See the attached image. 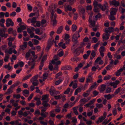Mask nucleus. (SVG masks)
I'll return each mask as SVG.
<instances>
[{
	"instance_id": "obj_1",
	"label": "nucleus",
	"mask_w": 125,
	"mask_h": 125,
	"mask_svg": "<svg viewBox=\"0 0 125 125\" xmlns=\"http://www.w3.org/2000/svg\"><path fill=\"white\" fill-rule=\"evenodd\" d=\"M55 5H52L49 6L48 8V10L51 12L50 19L51 21L52 22L53 26L55 24V16H54V13Z\"/></svg>"
},
{
	"instance_id": "obj_2",
	"label": "nucleus",
	"mask_w": 125,
	"mask_h": 125,
	"mask_svg": "<svg viewBox=\"0 0 125 125\" xmlns=\"http://www.w3.org/2000/svg\"><path fill=\"white\" fill-rule=\"evenodd\" d=\"M108 4L106 2H105V3L103 5H102L101 3H99L98 7L102 11H104L107 9L108 8Z\"/></svg>"
},
{
	"instance_id": "obj_3",
	"label": "nucleus",
	"mask_w": 125,
	"mask_h": 125,
	"mask_svg": "<svg viewBox=\"0 0 125 125\" xmlns=\"http://www.w3.org/2000/svg\"><path fill=\"white\" fill-rule=\"evenodd\" d=\"M93 5L94 7L93 9L94 11L95 12H100V10L99 8L97 7H98L99 4L96 0H94L93 2Z\"/></svg>"
},
{
	"instance_id": "obj_4",
	"label": "nucleus",
	"mask_w": 125,
	"mask_h": 125,
	"mask_svg": "<svg viewBox=\"0 0 125 125\" xmlns=\"http://www.w3.org/2000/svg\"><path fill=\"white\" fill-rule=\"evenodd\" d=\"M6 24L7 27H8L10 26L12 27L14 25V22L10 19H7L6 20Z\"/></svg>"
},
{
	"instance_id": "obj_5",
	"label": "nucleus",
	"mask_w": 125,
	"mask_h": 125,
	"mask_svg": "<svg viewBox=\"0 0 125 125\" xmlns=\"http://www.w3.org/2000/svg\"><path fill=\"white\" fill-rule=\"evenodd\" d=\"M46 59L47 55H44L41 60V62L40 63V65L39 66V70H41L42 69V67L44 65V61H46Z\"/></svg>"
},
{
	"instance_id": "obj_6",
	"label": "nucleus",
	"mask_w": 125,
	"mask_h": 125,
	"mask_svg": "<svg viewBox=\"0 0 125 125\" xmlns=\"http://www.w3.org/2000/svg\"><path fill=\"white\" fill-rule=\"evenodd\" d=\"M78 11L80 15L85 14V10L84 8L81 5L79 6L78 7Z\"/></svg>"
},
{
	"instance_id": "obj_7",
	"label": "nucleus",
	"mask_w": 125,
	"mask_h": 125,
	"mask_svg": "<svg viewBox=\"0 0 125 125\" xmlns=\"http://www.w3.org/2000/svg\"><path fill=\"white\" fill-rule=\"evenodd\" d=\"M110 4L111 5H114L115 7H117L119 5V3L115 0H113L110 1Z\"/></svg>"
},
{
	"instance_id": "obj_8",
	"label": "nucleus",
	"mask_w": 125,
	"mask_h": 125,
	"mask_svg": "<svg viewBox=\"0 0 125 125\" xmlns=\"http://www.w3.org/2000/svg\"><path fill=\"white\" fill-rule=\"evenodd\" d=\"M31 61H29L28 62V64L29 66L31 65V69L34 68L35 64V61L34 59H31Z\"/></svg>"
},
{
	"instance_id": "obj_9",
	"label": "nucleus",
	"mask_w": 125,
	"mask_h": 125,
	"mask_svg": "<svg viewBox=\"0 0 125 125\" xmlns=\"http://www.w3.org/2000/svg\"><path fill=\"white\" fill-rule=\"evenodd\" d=\"M110 34L109 33H105L103 34V41H104L108 40Z\"/></svg>"
},
{
	"instance_id": "obj_10",
	"label": "nucleus",
	"mask_w": 125,
	"mask_h": 125,
	"mask_svg": "<svg viewBox=\"0 0 125 125\" xmlns=\"http://www.w3.org/2000/svg\"><path fill=\"white\" fill-rule=\"evenodd\" d=\"M53 64H55V59H53L51 61V62L50 63L49 65V69L51 71H52L53 69Z\"/></svg>"
},
{
	"instance_id": "obj_11",
	"label": "nucleus",
	"mask_w": 125,
	"mask_h": 125,
	"mask_svg": "<svg viewBox=\"0 0 125 125\" xmlns=\"http://www.w3.org/2000/svg\"><path fill=\"white\" fill-rule=\"evenodd\" d=\"M118 10V8H112L110 10V14L114 15H115Z\"/></svg>"
},
{
	"instance_id": "obj_12",
	"label": "nucleus",
	"mask_w": 125,
	"mask_h": 125,
	"mask_svg": "<svg viewBox=\"0 0 125 125\" xmlns=\"http://www.w3.org/2000/svg\"><path fill=\"white\" fill-rule=\"evenodd\" d=\"M114 30L113 27H111L108 28H106L105 30V33H108V32L111 33Z\"/></svg>"
},
{
	"instance_id": "obj_13",
	"label": "nucleus",
	"mask_w": 125,
	"mask_h": 125,
	"mask_svg": "<svg viewBox=\"0 0 125 125\" xmlns=\"http://www.w3.org/2000/svg\"><path fill=\"white\" fill-rule=\"evenodd\" d=\"M49 96V95L47 94L43 95L42 96V100L43 101H45L48 102L49 100V99L48 98Z\"/></svg>"
},
{
	"instance_id": "obj_14",
	"label": "nucleus",
	"mask_w": 125,
	"mask_h": 125,
	"mask_svg": "<svg viewBox=\"0 0 125 125\" xmlns=\"http://www.w3.org/2000/svg\"><path fill=\"white\" fill-rule=\"evenodd\" d=\"M55 89L54 86H52L50 88L49 92L50 94L52 96L55 97Z\"/></svg>"
},
{
	"instance_id": "obj_15",
	"label": "nucleus",
	"mask_w": 125,
	"mask_h": 125,
	"mask_svg": "<svg viewBox=\"0 0 125 125\" xmlns=\"http://www.w3.org/2000/svg\"><path fill=\"white\" fill-rule=\"evenodd\" d=\"M95 101V99H93L92 100H91L88 103L84 105V106L86 107H89L90 105L93 104L94 103V102Z\"/></svg>"
},
{
	"instance_id": "obj_16",
	"label": "nucleus",
	"mask_w": 125,
	"mask_h": 125,
	"mask_svg": "<svg viewBox=\"0 0 125 125\" xmlns=\"http://www.w3.org/2000/svg\"><path fill=\"white\" fill-rule=\"evenodd\" d=\"M14 88L11 87V85L10 86V88L7 90V92L5 93V94L9 95L11 93L13 92V89Z\"/></svg>"
},
{
	"instance_id": "obj_17",
	"label": "nucleus",
	"mask_w": 125,
	"mask_h": 125,
	"mask_svg": "<svg viewBox=\"0 0 125 125\" xmlns=\"http://www.w3.org/2000/svg\"><path fill=\"white\" fill-rule=\"evenodd\" d=\"M65 11L67 12L68 11H71L72 10V7L70 5H67L64 7Z\"/></svg>"
},
{
	"instance_id": "obj_18",
	"label": "nucleus",
	"mask_w": 125,
	"mask_h": 125,
	"mask_svg": "<svg viewBox=\"0 0 125 125\" xmlns=\"http://www.w3.org/2000/svg\"><path fill=\"white\" fill-rule=\"evenodd\" d=\"M0 36L2 37H4L5 38L8 36V35L7 33H5L4 32H2L1 31H0Z\"/></svg>"
},
{
	"instance_id": "obj_19",
	"label": "nucleus",
	"mask_w": 125,
	"mask_h": 125,
	"mask_svg": "<svg viewBox=\"0 0 125 125\" xmlns=\"http://www.w3.org/2000/svg\"><path fill=\"white\" fill-rule=\"evenodd\" d=\"M63 27L62 26H60L58 28V29L56 31V33L57 34L61 33L62 32L63 30Z\"/></svg>"
},
{
	"instance_id": "obj_20",
	"label": "nucleus",
	"mask_w": 125,
	"mask_h": 125,
	"mask_svg": "<svg viewBox=\"0 0 125 125\" xmlns=\"http://www.w3.org/2000/svg\"><path fill=\"white\" fill-rule=\"evenodd\" d=\"M27 42H23V44L21 45H20V48L23 50H25L27 47Z\"/></svg>"
},
{
	"instance_id": "obj_21",
	"label": "nucleus",
	"mask_w": 125,
	"mask_h": 125,
	"mask_svg": "<svg viewBox=\"0 0 125 125\" xmlns=\"http://www.w3.org/2000/svg\"><path fill=\"white\" fill-rule=\"evenodd\" d=\"M38 77V75H35L33 77H32L30 79V81L31 82L36 81H38V80H37V79Z\"/></svg>"
},
{
	"instance_id": "obj_22",
	"label": "nucleus",
	"mask_w": 125,
	"mask_h": 125,
	"mask_svg": "<svg viewBox=\"0 0 125 125\" xmlns=\"http://www.w3.org/2000/svg\"><path fill=\"white\" fill-rule=\"evenodd\" d=\"M5 20L4 18L1 19L0 20V26L2 27H4V23L5 22Z\"/></svg>"
},
{
	"instance_id": "obj_23",
	"label": "nucleus",
	"mask_w": 125,
	"mask_h": 125,
	"mask_svg": "<svg viewBox=\"0 0 125 125\" xmlns=\"http://www.w3.org/2000/svg\"><path fill=\"white\" fill-rule=\"evenodd\" d=\"M106 86V85L104 84L101 85L100 88V92H104L105 90Z\"/></svg>"
},
{
	"instance_id": "obj_24",
	"label": "nucleus",
	"mask_w": 125,
	"mask_h": 125,
	"mask_svg": "<svg viewBox=\"0 0 125 125\" xmlns=\"http://www.w3.org/2000/svg\"><path fill=\"white\" fill-rule=\"evenodd\" d=\"M30 56V52H27L25 54V58L27 60H29L30 61L31 60V59H32L31 58H30L29 59V57Z\"/></svg>"
},
{
	"instance_id": "obj_25",
	"label": "nucleus",
	"mask_w": 125,
	"mask_h": 125,
	"mask_svg": "<svg viewBox=\"0 0 125 125\" xmlns=\"http://www.w3.org/2000/svg\"><path fill=\"white\" fill-rule=\"evenodd\" d=\"M102 15L101 14L99 13L97 15H96L95 17H93V18H94V20L95 21H96L97 20V19L101 17Z\"/></svg>"
},
{
	"instance_id": "obj_26",
	"label": "nucleus",
	"mask_w": 125,
	"mask_h": 125,
	"mask_svg": "<svg viewBox=\"0 0 125 125\" xmlns=\"http://www.w3.org/2000/svg\"><path fill=\"white\" fill-rule=\"evenodd\" d=\"M123 71V69L121 68L119 70L117 71V72L115 73L116 76H119L121 74V73Z\"/></svg>"
},
{
	"instance_id": "obj_27",
	"label": "nucleus",
	"mask_w": 125,
	"mask_h": 125,
	"mask_svg": "<svg viewBox=\"0 0 125 125\" xmlns=\"http://www.w3.org/2000/svg\"><path fill=\"white\" fill-rule=\"evenodd\" d=\"M105 119V117L102 116L99 118L98 120L96 121V123L97 124H98L99 123H101Z\"/></svg>"
},
{
	"instance_id": "obj_28",
	"label": "nucleus",
	"mask_w": 125,
	"mask_h": 125,
	"mask_svg": "<svg viewBox=\"0 0 125 125\" xmlns=\"http://www.w3.org/2000/svg\"><path fill=\"white\" fill-rule=\"evenodd\" d=\"M54 42H55L54 41L53 39H50V38H49L48 41V45H49L51 46L52 45V44Z\"/></svg>"
},
{
	"instance_id": "obj_29",
	"label": "nucleus",
	"mask_w": 125,
	"mask_h": 125,
	"mask_svg": "<svg viewBox=\"0 0 125 125\" xmlns=\"http://www.w3.org/2000/svg\"><path fill=\"white\" fill-rule=\"evenodd\" d=\"M48 102H47L46 101H43L42 103V105L45 107H47L48 106L50 107V105L49 104L47 103Z\"/></svg>"
},
{
	"instance_id": "obj_30",
	"label": "nucleus",
	"mask_w": 125,
	"mask_h": 125,
	"mask_svg": "<svg viewBox=\"0 0 125 125\" xmlns=\"http://www.w3.org/2000/svg\"><path fill=\"white\" fill-rule=\"evenodd\" d=\"M32 76V75L31 74H30L29 75H28L25 77H24L22 79L23 81H25L26 80L28 79H29Z\"/></svg>"
},
{
	"instance_id": "obj_31",
	"label": "nucleus",
	"mask_w": 125,
	"mask_h": 125,
	"mask_svg": "<svg viewBox=\"0 0 125 125\" xmlns=\"http://www.w3.org/2000/svg\"><path fill=\"white\" fill-rule=\"evenodd\" d=\"M82 89L80 87H78L75 90L74 95H76L78 93L80 92L81 91Z\"/></svg>"
},
{
	"instance_id": "obj_32",
	"label": "nucleus",
	"mask_w": 125,
	"mask_h": 125,
	"mask_svg": "<svg viewBox=\"0 0 125 125\" xmlns=\"http://www.w3.org/2000/svg\"><path fill=\"white\" fill-rule=\"evenodd\" d=\"M12 48H10L8 50V49H6L5 51V52L6 53H8L9 54H11L12 53Z\"/></svg>"
},
{
	"instance_id": "obj_33",
	"label": "nucleus",
	"mask_w": 125,
	"mask_h": 125,
	"mask_svg": "<svg viewBox=\"0 0 125 125\" xmlns=\"http://www.w3.org/2000/svg\"><path fill=\"white\" fill-rule=\"evenodd\" d=\"M73 37L72 41V42L74 43H77L78 42V39L77 38H76L75 37Z\"/></svg>"
},
{
	"instance_id": "obj_34",
	"label": "nucleus",
	"mask_w": 125,
	"mask_h": 125,
	"mask_svg": "<svg viewBox=\"0 0 125 125\" xmlns=\"http://www.w3.org/2000/svg\"><path fill=\"white\" fill-rule=\"evenodd\" d=\"M22 94L23 95L26 97V96L24 95V94H29V91L27 89L24 90H23Z\"/></svg>"
},
{
	"instance_id": "obj_35",
	"label": "nucleus",
	"mask_w": 125,
	"mask_h": 125,
	"mask_svg": "<svg viewBox=\"0 0 125 125\" xmlns=\"http://www.w3.org/2000/svg\"><path fill=\"white\" fill-rule=\"evenodd\" d=\"M114 15H111L110 14V15L109 16V19L111 21H113L115 20V18Z\"/></svg>"
},
{
	"instance_id": "obj_36",
	"label": "nucleus",
	"mask_w": 125,
	"mask_h": 125,
	"mask_svg": "<svg viewBox=\"0 0 125 125\" xmlns=\"http://www.w3.org/2000/svg\"><path fill=\"white\" fill-rule=\"evenodd\" d=\"M73 37H75L76 38H78L80 37V36L78 32H76L73 34Z\"/></svg>"
},
{
	"instance_id": "obj_37",
	"label": "nucleus",
	"mask_w": 125,
	"mask_h": 125,
	"mask_svg": "<svg viewBox=\"0 0 125 125\" xmlns=\"http://www.w3.org/2000/svg\"><path fill=\"white\" fill-rule=\"evenodd\" d=\"M104 97L107 98V100L110 99L111 98H112V96L111 95L109 94L108 95H104Z\"/></svg>"
},
{
	"instance_id": "obj_38",
	"label": "nucleus",
	"mask_w": 125,
	"mask_h": 125,
	"mask_svg": "<svg viewBox=\"0 0 125 125\" xmlns=\"http://www.w3.org/2000/svg\"><path fill=\"white\" fill-rule=\"evenodd\" d=\"M87 99L85 98H84L83 99H81L80 101V102L81 104H84L85 103H83V102H87Z\"/></svg>"
},
{
	"instance_id": "obj_39",
	"label": "nucleus",
	"mask_w": 125,
	"mask_h": 125,
	"mask_svg": "<svg viewBox=\"0 0 125 125\" xmlns=\"http://www.w3.org/2000/svg\"><path fill=\"white\" fill-rule=\"evenodd\" d=\"M101 60V58L100 57H98L96 59L95 61V63H94V65H96L98 64L97 63L98 62Z\"/></svg>"
},
{
	"instance_id": "obj_40",
	"label": "nucleus",
	"mask_w": 125,
	"mask_h": 125,
	"mask_svg": "<svg viewBox=\"0 0 125 125\" xmlns=\"http://www.w3.org/2000/svg\"><path fill=\"white\" fill-rule=\"evenodd\" d=\"M93 79L92 78H89L88 77L86 79V82L87 83L93 82Z\"/></svg>"
},
{
	"instance_id": "obj_41",
	"label": "nucleus",
	"mask_w": 125,
	"mask_h": 125,
	"mask_svg": "<svg viewBox=\"0 0 125 125\" xmlns=\"http://www.w3.org/2000/svg\"><path fill=\"white\" fill-rule=\"evenodd\" d=\"M20 83V82L19 81H17L14 84L11 85V87L14 88L15 87L18 86L19 84Z\"/></svg>"
},
{
	"instance_id": "obj_42",
	"label": "nucleus",
	"mask_w": 125,
	"mask_h": 125,
	"mask_svg": "<svg viewBox=\"0 0 125 125\" xmlns=\"http://www.w3.org/2000/svg\"><path fill=\"white\" fill-rule=\"evenodd\" d=\"M112 89L110 87H107L105 90L106 93H109L111 92Z\"/></svg>"
},
{
	"instance_id": "obj_43",
	"label": "nucleus",
	"mask_w": 125,
	"mask_h": 125,
	"mask_svg": "<svg viewBox=\"0 0 125 125\" xmlns=\"http://www.w3.org/2000/svg\"><path fill=\"white\" fill-rule=\"evenodd\" d=\"M97 85V83L96 82H94L93 84L89 88V89H92L94 87Z\"/></svg>"
},
{
	"instance_id": "obj_44",
	"label": "nucleus",
	"mask_w": 125,
	"mask_h": 125,
	"mask_svg": "<svg viewBox=\"0 0 125 125\" xmlns=\"http://www.w3.org/2000/svg\"><path fill=\"white\" fill-rule=\"evenodd\" d=\"M96 21L94 20V18H93V21H89V22L90 23L91 25L92 26L94 27L95 26V21Z\"/></svg>"
},
{
	"instance_id": "obj_45",
	"label": "nucleus",
	"mask_w": 125,
	"mask_h": 125,
	"mask_svg": "<svg viewBox=\"0 0 125 125\" xmlns=\"http://www.w3.org/2000/svg\"><path fill=\"white\" fill-rule=\"evenodd\" d=\"M111 77V76L108 75L107 76H105L104 78V80H109L110 79Z\"/></svg>"
},
{
	"instance_id": "obj_46",
	"label": "nucleus",
	"mask_w": 125,
	"mask_h": 125,
	"mask_svg": "<svg viewBox=\"0 0 125 125\" xmlns=\"http://www.w3.org/2000/svg\"><path fill=\"white\" fill-rule=\"evenodd\" d=\"M9 58V55L8 54H6L4 58V60L5 62H7Z\"/></svg>"
},
{
	"instance_id": "obj_47",
	"label": "nucleus",
	"mask_w": 125,
	"mask_h": 125,
	"mask_svg": "<svg viewBox=\"0 0 125 125\" xmlns=\"http://www.w3.org/2000/svg\"><path fill=\"white\" fill-rule=\"evenodd\" d=\"M105 50V47L103 46H101L99 49V52H103Z\"/></svg>"
},
{
	"instance_id": "obj_48",
	"label": "nucleus",
	"mask_w": 125,
	"mask_h": 125,
	"mask_svg": "<svg viewBox=\"0 0 125 125\" xmlns=\"http://www.w3.org/2000/svg\"><path fill=\"white\" fill-rule=\"evenodd\" d=\"M31 82L32 83V85L34 86H37L39 83L38 81L32 82Z\"/></svg>"
},
{
	"instance_id": "obj_49",
	"label": "nucleus",
	"mask_w": 125,
	"mask_h": 125,
	"mask_svg": "<svg viewBox=\"0 0 125 125\" xmlns=\"http://www.w3.org/2000/svg\"><path fill=\"white\" fill-rule=\"evenodd\" d=\"M77 26L75 25H73L72 26V31H75L76 30Z\"/></svg>"
},
{
	"instance_id": "obj_50",
	"label": "nucleus",
	"mask_w": 125,
	"mask_h": 125,
	"mask_svg": "<svg viewBox=\"0 0 125 125\" xmlns=\"http://www.w3.org/2000/svg\"><path fill=\"white\" fill-rule=\"evenodd\" d=\"M36 17H33L31 19V23H35L36 22Z\"/></svg>"
},
{
	"instance_id": "obj_51",
	"label": "nucleus",
	"mask_w": 125,
	"mask_h": 125,
	"mask_svg": "<svg viewBox=\"0 0 125 125\" xmlns=\"http://www.w3.org/2000/svg\"><path fill=\"white\" fill-rule=\"evenodd\" d=\"M73 110L74 113L76 115H78V112L77 111L76 107H73Z\"/></svg>"
},
{
	"instance_id": "obj_52",
	"label": "nucleus",
	"mask_w": 125,
	"mask_h": 125,
	"mask_svg": "<svg viewBox=\"0 0 125 125\" xmlns=\"http://www.w3.org/2000/svg\"><path fill=\"white\" fill-rule=\"evenodd\" d=\"M99 42H98L97 43L95 44L94 46V48L96 51H97L96 48L100 44Z\"/></svg>"
},
{
	"instance_id": "obj_53",
	"label": "nucleus",
	"mask_w": 125,
	"mask_h": 125,
	"mask_svg": "<svg viewBox=\"0 0 125 125\" xmlns=\"http://www.w3.org/2000/svg\"><path fill=\"white\" fill-rule=\"evenodd\" d=\"M110 84L112 86H113L114 88H116L117 87V85L114 82L110 83Z\"/></svg>"
},
{
	"instance_id": "obj_54",
	"label": "nucleus",
	"mask_w": 125,
	"mask_h": 125,
	"mask_svg": "<svg viewBox=\"0 0 125 125\" xmlns=\"http://www.w3.org/2000/svg\"><path fill=\"white\" fill-rule=\"evenodd\" d=\"M62 81V80L60 79L55 82V85H57L59 84Z\"/></svg>"
},
{
	"instance_id": "obj_55",
	"label": "nucleus",
	"mask_w": 125,
	"mask_h": 125,
	"mask_svg": "<svg viewBox=\"0 0 125 125\" xmlns=\"http://www.w3.org/2000/svg\"><path fill=\"white\" fill-rule=\"evenodd\" d=\"M62 75V73L61 72H60L55 75V78H57L59 76H61Z\"/></svg>"
},
{
	"instance_id": "obj_56",
	"label": "nucleus",
	"mask_w": 125,
	"mask_h": 125,
	"mask_svg": "<svg viewBox=\"0 0 125 125\" xmlns=\"http://www.w3.org/2000/svg\"><path fill=\"white\" fill-rule=\"evenodd\" d=\"M96 106L97 107V108H100L101 107H103V105L102 104H96Z\"/></svg>"
},
{
	"instance_id": "obj_57",
	"label": "nucleus",
	"mask_w": 125,
	"mask_h": 125,
	"mask_svg": "<svg viewBox=\"0 0 125 125\" xmlns=\"http://www.w3.org/2000/svg\"><path fill=\"white\" fill-rule=\"evenodd\" d=\"M76 1V0H68V2L69 4L71 5H73L74 2Z\"/></svg>"
},
{
	"instance_id": "obj_58",
	"label": "nucleus",
	"mask_w": 125,
	"mask_h": 125,
	"mask_svg": "<svg viewBox=\"0 0 125 125\" xmlns=\"http://www.w3.org/2000/svg\"><path fill=\"white\" fill-rule=\"evenodd\" d=\"M64 52L63 51H62L60 52L57 54V55L59 57L62 56L63 55Z\"/></svg>"
},
{
	"instance_id": "obj_59",
	"label": "nucleus",
	"mask_w": 125,
	"mask_h": 125,
	"mask_svg": "<svg viewBox=\"0 0 125 125\" xmlns=\"http://www.w3.org/2000/svg\"><path fill=\"white\" fill-rule=\"evenodd\" d=\"M70 90L71 89L70 88H67V90L64 92V94H68L70 91Z\"/></svg>"
},
{
	"instance_id": "obj_60",
	"label": "nucleus",
	"mask_w": 125,
	"mask_h": 125,
	"mask_svg": "<svg viewBox=\"0 0 125 125\" xmlns=\"http://www.w3.org/2000/svg\"><path fill=\"white\" fill-rule=\"evenodd\" d=\"M61 62L60 61H55V66H58V65L61 64Z\"/></svg>"
},
{
	"instance_id": "obj_61",
	"label": "nucleus",
	"mask_w": 125,
	"mask_h": 125,
	"mask_svg": "<svg viewBox=\"0 0 125 125\" xmlns=\"http://www.w3.org/2000/svg\"><path fill=\"white\" fill-rule=\"evenodd\" d=\"M85 79V77H83L79 79V81L81 83L83 82Z\"/></svg>"
},
{
	"instance_id": "obj_62",
	"label": "nucleus",
	"mask_w": 125,
	"mask_h": 125,
	"mask_svg": "<svg viewBox=\"0 0 125 125\" xmlns=\"http://www.w3.org/2000/svg\"><path fill=\"white\" fill-rule=\"evenodd\" d=\"M21 97V96L20 94H18L16 95L15 94H14L13 95V98H16L17 99L20 98Z\"/></svg>"
},
{
	"instance_id": "obj_63",
	"label": "nucleus",
	"mask_w": 125,
	"mask_h": 125,
	"mask_svg": "<svg viewBox=\"0 0 125 125\" xmlns=\"http://www.w3.org/2000/svg\"><path fill=\"white\" fill-rule=\"evenodd\" d=\"M92 39L94 43L97 42L98 41V39L95 37H93Z\"/></svg>"
},
{
	"instance_id": "obj_64",
	"label": "nucleus",
	"mask_w": 125,
	"mask_h": 125,
	"mask_svg": "<svg viewBox=\"0 0 125 125\" xmlns=\"http://www.w3.org/2000/svg\"><path fill=\"white\" fill-rule=\"evenodd\" d=\"M77 43H75L71 47V50H74L75 49V47L77 46Z\"/></svg>"
}]
</instances>
